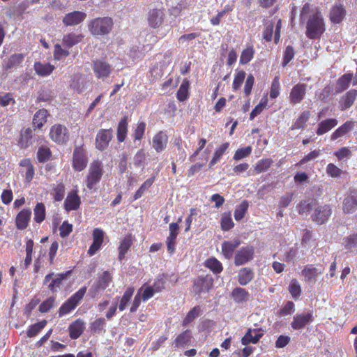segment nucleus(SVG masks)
I'll use <instances>...</instances> for the list:
<instances>
[{
  "label": "nucleus",
  "mask_w": 357,
  "mask_h": 357,
  "mask_svg": "<svg viewBox=\"0 0 357 357\" xmlns=\"http://www.w3.org/2000/svg\"><path fill=\"white\" fill-rule=\"evenodd\" d=\"M254 248L246 246L241 248L235 255L234 264L236 266L243 265L253 259Z\"/></svg>",
  "instance_id": "nucleus-10"
},
{
  "label": "nucleus",
  "mask_w": 357,
  "mask_h": 357,
  "mask_svg": "<svg viewBox=\"0 0 357 357\" xmlns=\"http://www.w3.org/2000/svg\"><path fill=\"white\" fill-rule=\"evenodd\" d=\"M132 244V239L131 235H127L124 237V238L122 240L119 247V258L120 260H122L127 251L129 250L130 246Z\"/></svg>",
  "instance_id": "nucleus-37"
},
{
  "label": "nucleus",
  "mask_w": 357,
  "mask_h": 357,
  "mask_svg": "<svg viewBox=\"0 0 357 357\" xmlns=\"http://www.w3.org/2000/svg\"><path fill=\"white\" fill-rule=\"evenodd\" d=\"M310 116V113L309 111L303 112L297 119L296 122L291 126V130L303 128L307 121L309 119Z\"/></svg>",
  "instance_id": "nucleus-45"
},
{
  "label": "nucleus",
  "mask_w": 357,
  "mask_h": 357,
  "mask_svg": "<svg viewBox=\"0 0 357 357\" xmlns=\"http://www.w3.org/2000/svg\"><path fill=\"white\" fill-rule=\"evenodd\" d=\"M105 324H106V321H105V319H103V318L97 319L91 325V331L93 333H100L103 330Z\"/></svg>",
  "instance_id": "nucleus-60"
},
{
  "label": "nucleus",
  "mask_w": 357,
  "mask_h": 357,
  "mask_svg": "<svg viewBox=\"0 0 357 357\" xmlns=\"http://www.w3.org/2000/svg\"><path fill=\"white\" fill-rule=\"evenodd\" d=\"M357 97V90L351 89L341 96L339 100V107L342 111L350 108Z\"/></svg>",
  "instance_id": "nucleus-17"
},
{
  "label": "nucleus",
  "mask_w": 357,
  "mask_h": 357,
  "mask_svg": "<svg viewBox=\"0 0 357 357\" xmlns=\"http://www.w3.org/2000/svg\"><path fill=\"white\" fill-rule=\"evenodd\" d=\"M112 281L111 273L106 271L98 277V280L95 282L89 291V294L91 298H95L100 291L105 290Z\"/></svg>",
  "instance_id": "nucleus-4"
},
{
  "label": "nucleus",
  "mask_w": 357,
  "mask_h": 357,
  "mask_svg": "<svg viewBox=\"0 0 357 357\" xmlns=\"http://www.w3.org/2000/svg\"><path fill=\"white\" fill-rule=\"evenodd\" d=\"M87 164V159L81 148H76L73 153V167L77 171H82Z\"/></svg>",
  "instance_id": "nucleus-18"
},
{
  "label": "nucleus",
  "mask_w": 357,
  "mask_h": 357,
  "mask_svg": "<svg viewBox=\"0 0 357 357\" xmlns=\"http://www.w3.org/2000/svg\"><path fill=\"white\" fill-rule=\"evenodd\" d=\"M189 82L187 79L183 81L177 91V98L180 101H184L188 96Z\"/></svg>",
  "instance_id": "nucleus-50"
},
{
  "label": "nucleus",
  "mask_w": 357,
  "mask_h": 357,
  "mask_svg": "<svg viewBox=\"0 0 357 357\" xmlns=\"http://www.w3.org/2000/svg\"><path fill=\"white\" fill-rule=\"evenodd\" d=\"M45 208L43 203H38L34 208V220L40 223L45 220Z\"/></svg>",
  "instance_id": "nucleus-46"
},
{
  "label": "nucleus",
  "mask_w": 357,
  "mask_h": 357,
  "mask_svg": "<svg viewBox=\"0 0 357 357\" xmlns=\"http://www.w3.org/2000/svg\"><path fill=\"white\" fill-rule=\"evenodd\" d=\"M253 48L250 47L244 50L241 55L240 62L242 64H246L251 61L253 57Z\"/></svg>",
  "instance_id": "nucleus-56"
},
{
  "label": "nucleus",
  "mask_w": 357,
  "mask_h": 357,
  "mask_svg": "<svg viewBox=\"0 0 357 357\" xmlns=\"http://www.w3.org/2000/svg\"><path fill=\"white\" fill-rule=\"evenodd\" d=\"M248 208V202L246 200L243 201L239 206H238L234 211V218L236 221L243 219L245 212Z\"/></svg>",
  "instance_id": "nucleus-47"
},
{
  "label": "nucleus",
  "mask_w": 357,
  "mask_h": 357,
  "mask_svg": "<svg viewBox=\"0 0 357 357\" xmlns=\"http://www.w3.org/2000/svg\"><path fill=\"white\" fill-rule=\"evenodd\" d=\"M69 54V51L68 50L62 48L61 45L56 44L54 45V56L55 59H62L63 58L67 57Z\"/></svg>",
  "instance_id": "nucleus-55"
},
{
  "label": "nucleus",
  "mask_w": 357,
  "mask_h": 357,
  "mask_svg": "<svg viewBox=\"0 0 357 357\" xmlns=\"http://www.w3.org/2000/svg\"><path fill=\"white\" fill-rule=\"evenodd\" d=\"M345 12L342 6H335L330 13V17L332 22L340 23L344 18Z\"/></svg>",
  "instance_id": "nucleus-38"
},
{
  "label": "nucleus",
  "mask_w": 357,
  "mask_h": 357,
  "mask_svg": "<svg viewBox=\"0 0 357 357\" xmlns=\"http://www.w3.org/2000/svg\"><path fill=\"white\" fill-rule=\"evenodd\" d=\"M337 124V120L335 119H329L325 121H322L318 125V128L317 130V134L318 135H321L333 128H334Z\"/></svg>",
  "instance_id": "nucleus-31"
},
{
  "label": "nucleus",
  "mask_w": 357,
  "mask_h": 357,
  "mask_svg": "<svg viewBox=\"0 0 357 357\" xmlns=\"http://www.w3.org/2000/svg\"><path fill=\"white\" fill-rule=\"evenodd\" d=\"M55 298L54 297H50L45 301H43L39 306L40 312L45 313L47 312L54 305Z\"/></svg>",
  "instance_id": "nucleus-59"
},
{
  "label": "nucleus",
  "mask_w": 357,
  "mask_h": 357,
  "mask_svg": "<svg viewBox=\"0 0 357 357\" xmlns=\"http://www.w3.org/2000/svg\"><path fill=\"white\" fill-rule=\"evenodd\" d=\"M342 210L347 214L353 213L357 210V190L351 189L345 195L342 202Z\"/></svg>",
  "instance_id": "nucleus-7"
},
{
  "label": "nucleus",
  "mask_w": 357,
  "mask_h": 357,
  "mask_svg": "<svg viewBox=\"0 0 357 357\" xmlns=\"http://www.w3.org/2000/svg\"><path fill=\"white\" fill-rule=\"evenodd\" d=\"M128 131L127 116L121 119L117 128V139L119 142H122L125 140Z\"/></svg>",
  "instance_id": "nucleus-36"
},
{
  "label": "nucleus",
  "mask_w": 357,
  "mask_h": 357,
  "mask_svg": "<svg viewBox=\"0 0 357 357\" xmlns=\"http://www.w3.org/2000/svg\"><path fill=\"white\" fill-rule=\"evenodd\" d=\"M272 163L273 161L271 159H264L258 161L255 166L254 171L255 174H258L266 172L271 167Z\"/></svg>",
  "instance_id": "nucleus-49"
},
{
  "label": "nucleus",
  "mask_w": 357,
  "mask_h": 357,
  "mask_svg": "<svg viewBox=\"0 0 357 357\" xmlns=\"http://www.w3.org/2000/svg\"><path fill=\"white\" fill-rule=\"evenodd\" d=\"M87 290L86 287H83L69 298L59 308V315L62 317L74 310L83 298Z\"/></svg>",
  "instance_id": "nucleus-3"
},
{
  "label": "nucleus",
  "mask_w": 357,
  "mask_h": 357,
  "mask_svg": "<svg viewBox=\"0 0 357 357\" xmlns=\"http://www.w3.org/2000/svg\"><path fill=\"white\" fill-rule=\"evenodd\" d=\"M133 293H134L133 287H128L126 289V291L124 292V294L120 301V303L119 305V310L123 311L126 309Z\"/></svg>",
  "instance_id": "nucleus-44"
},
{
  "label": "nucleus",
  "mask_w": 357,
  "mask_h": 357,
  "mask_svg": "<svg viewBox=\"0 0 357 357\" xmlns=\"http://www.w3.org/2000/svg\"><path fill=\"white\" fill-rule=\"evenodd\" d=\"M199 314V307H195L191 310L189 311L187 316L183 320V324L188 325L190 322H192L195 318H197Z\"/></svg>",
  "instance_id": "nucleus-58"
},
{
  "label": "nucleus",
  "mask_w": 357,
  "mask_h": 357,
  "mask_svg": "<svg viewBox=\"0 0 357 357\" xmlns=\"http://www.w3.org/2000/svg\"><path fill=\"white\" fill-rule=\"evenodd\" d=\"M326 172L331 177L337 178L341 176L342 171L334 164L330 163L327 165Z\"/></svg>",
  "instance_id": "nucleus-62"
},
{
  "label": "nucleus",
  "mask_w": 357,
  "mask_h": 357,
  "mask_svg": "<svg viewBox=\"0 0 357 357\" xmlns=\"http://www.w3.org/2000/svg\"><path fill=\"white\" fill-rule=\"evenodd\" d=\"M24 54L22 53L14 54L5 61V69L10 70L18 67L24 61Z\"/></svg>",
  "instance_id": "nucleus-29"
},
{
  "label": "nucleus",
  "mask_w": 357,
  "mask_h": 357,
  "mask_svg": "<svg viewBox=\"0 0 357 357\" xmlns=\"http://www.w3.org/2000/svg\"><path fill=\"white\" fill-rule=\"evenodd\" d=\"M104 231L99 228H96L93 231V243L90 246L88 254L90 256L93 255L98 250L103 242Z\"/></svg>",
  "instance_id": "nucleus-16"
},
{
  "label": "nucleus",
  "mask_w": 357,
  "mask_h": 357,
  "mask_svg": "<svg viewBox=\"0 0 357 357\" xmlns=\"http://www.w3.org/2000/svg\"><path fill=\"white\" fill-rule=\"evenodd\" d=\"M234 227V222L229 215L223 214L221 218V227L225 231H228Z\"/></svg>",
  "instance_id": "nucleus-61"
},
{
  "label": "nucleus",
  "mask_w": 357,
  "mask_h": 357,
  "mask_svg": "<svg viewBox=\"0 0 357 357\" xmlns=\"http://www.w3.org/2000/svg\"><path fill=\"white\" fill-rule=\"evenodd\" d=\"M254 278V273L249 268H241L238 275V282L241 285L245 286L248 284Z\"/></svg>",
  "instance_id": "nucleus-30"
},
{
  "label": "nucleus",
  "mask_w": 357,
  "mask_h": 357,
  "mask_svg": "<svg viewBox=\"0 0 357 357\" xmlns=\"http://www.w3.org/2000/svg\"><path fill=\"white\" fill-rule=\"evenodd\" d=\"M191 339V333L190 331H185L180 334L174 340L176 347H181L188 344Z\"/></svg>",
  "instance_id": "nucleus-40"
},
{
  "label": "nucleus",
  "mask_w": 357,
  "mask_h": 357,
  "mask_svg": "<svg viewBox=\"0 0 357 357\" xmlns=\"http://www.w3.org/2000/svg\"><path fill=\"white\" fill-rule=\"evenodd\" d=\"M252 331L248 329L247 333L241 339V343L243 345H247L250 343L256 344L259 342V339L262 337L261 333H257L252 335Z\"/></svg>",
  "instance_id": "nucleus-39"
},
{
  "label": "nucleus",
  "mask_w": 357,
  "mask_h": 357,
  "mask_svg": "<svg viewBox=\"0 0 357 357\" xmlns=\"http://www.w3.org/2000/svg\"><path fill=\"white\" fill-rule=\"evenodd\" d=\"M228 147L229 143L225 142L215 150L213 157L209 162L210 168L215 165L219 161V160L220 159V158L224 154V153L225 152Z\"/></svg>",
  "instance_id": "nucleus-43"
},
{
  "label": "nucleus",
  "mask_w": 357,
  "mask_h": 357,
  "mask_svg": "<svg viewBox=\"0 0 357 357\" xmlns=\"http://www.w3.org/2000/svg\"><path fill=\"white\" fill-rule=\"evenodd\" d=\"M353 74L347 73L341 76L337 80V92L340 93L346 89H347L349 86V84L353 79Z\"/></svg>",
  "instance_id": "nucleus-35"
},
{
  "label": "nucleus",
  "mask_w": 357,
  "mask_h": 357,
  "mask_svg": "<svg viewBox=\"0 0 357 357\" xmlns=\"http://www.w3.org/2000/svg\"><path fill=\"white\" fill-rule=\"evenodd\" d=\"M165 17L164 10L152 9L148 14V22L151 27L158 28L162 25Z\"/></svg>",
  "instance_id": "nucleus-14"
},
{
  "label": "nucleus",
  "mask_w": 357,
  "mask_h": 357,
  "mask_svg": "<svg viewBox=\"0 0 357 357\" xmlns=\"http://www.w3.org/2000/svg\"><path fill=\"white\" fill-rule=\"evenodd\" d=\"M289 291L294 299L298 298L301 292V286L296 279L291 280L289 286Z\"/></svg>",
  "instance_id": "nucleus-52"
},
{
  "label": "nucleus",
  "mask_w": 357,
  "mask_h": 357,
  "mask_svg": "<svg viewBox=\"0 0 357 357\" xmlns=\"http://www.w3.org/2000/svg\"><path fill=\"white\" fill-rule=\"evenodd\" d=\"M113 137V131L112 129H101L96 135V146L102 151L105 150Z\"/></svg>",
  "instance_id": "nucleus-9"
},
{
  "label": "nucleus",
  "mask_w": 357,
  "mask_h": 357,
  "mask_svg": "<svg viewBox=\"0 0 357 357\" xmlns=\"http://www.w3.org/2000/svg\"><path fill=\"white\" fill-rule=\"evenodd\" d=\"M154 179L155 176H153L152 178L147 179L137 190L134 195V199H137L140 198L144 194V192L152 185L153 183L154 182Z\"/></svg>",
  "instance_id": "nucleus-53"
},
{
  "label": "nucleus",
  "mask_w": 357,
  "mask_h": 357,
  "mask_svg": "<svg viewBox=\"0 0 357 357\" xmlns=\"http://www.w3.org/2000/svg\"><path fill=\"white\" fill-rule=\"evenodd\" d=\"M213 280L211 276H199L194 282V291L196 294L208 292L212 287Z\"/></svg>",
  "instance_id": "nucleus-11"
},
{
  "label": "nucleus",
  "mask_w": 357,
  "mask_h": 357,
  "mask_svg": "<svg viewBox=\"0 0 357 357\" xmlns=\"http://www.w3.org/2000/svg\"><path fill=\"white\" fill-rule=\"evenodd\" d=\"M354 126L353 121H347L339 127L331 135V139L335 140L337 138L344 136L349 131H350Z\"/></svg>",
  "instance_id": "nucleus-33"
},
{
  "label": "nucleus",
  "mask_w": 357,
  "mask_h": 357,
  "mask_svg": "<svg viewBox=\"0 0 357 357\" xmlns=\"http://www.w3.org/2000/svg\"><path fill=\"white\" fill-rule=\"evenodd\" d=\"M31 216V211L24 209L21 211L16 216L15 222L18 229L23 230L28 226L29 221Z\"/></svg>",
  "instance_id": "nucleus-23"
},
{
  "label": "nucleus",
  "mask_w": 357,
  "mask_h": 357,
  "mask_svg": "<svg viewBox=\"0 0 357 357\" xmlns=\"http://www.w3.org/2000/svg\"><path fill=\"white\" fill-rule=\"evenodd\" d=\"M146 153L144 149H139L133 157V163L135 167H141L145 164Z\"/></svg>",
  "instance_id": "nucleus-51"
},
{
  "label": "nucleus",
  "mask_w": 357,
  "mask_h": 357,
  "mask_svg": "<svg viewBox=\"0 0 357 357\" xmlns=\"http://www.w3.org/2000/svg\"><path fill=\"white\" fill-rule=\"evenodd\" d=\"M205 266L211 270L215 274L220 273L222 271V264L214 257L208 259L205 261Z\"/></svg>",
  "instance_id": "nucleus-41"
},
{
  "label": "nucleus",
  "mask_w": 357,
  "mask_h": 357,
  "mask_svg": "<svg viewBox=\"0 0 357 357\" xmlns=\"http://www.w3.org/2000/svg\"><path fill=\"white\" fill-rule=\"evenodd\" d=\"M50 136L54 142L58 144L66 143L69 139L68 129L61 124L54 125L51 128Z\"/></svg>",
  "instance_id": "nucleus-8"
},
{
  "label": "nucleus",
  "mask_w": 357,
  "mask_h": 357,
  "mask_svg": "<svg viewBox=\"0 0 357 357\" xmlns=\"http://www.w3.org/2000/svg\"><path fill=\"white\" fill-rule=\"evenodd\" d=\"M308 17L306 35L311 39L317 38L325 30L323 18L317 9L310 3H305L301 13V22H303Z\"/></svg>",
  "instance_id": "nucleus-1"
},
{
  "label": "nucleus",
  "mask_w": 357,
  "mask_h": 357,
  "mask_svg": "<svg viewBox=\"0 0 357 357\" xmlns=\"http://www.w3.org/2000/svg\"><path fill=\"white\" fill-rule=\"evenodd\" d=\"M344 247L347 249L357 248V234L349 236L344 239Z\"/></svg>",
  "instance_id": "nucleus-64"
},
{
  "label": "nucleus",
  "mask_w": 357,
  "mask_h": 357,
  "mask_svg": "<svg viewBox=\"0 0 357 357\" xmlns=\"http://www.w3.org/2000/svg\"><path fill=\"white\" fill-rule=\"evenodd\" d=\"M252 147L250 146L238 149L234 153V160H242L251 154Z\"/></svg>",
  "instance_id": "nucleus-54"
},
{
  "label": "nucleus",
  "mask_w": 357,
  "mask_h": 357,
  "mask_svg": "<svg viewBox=\"0 0 357 357\" xmlns=\"http://www.w3.org/2000/svg\"><path fill=\"white\" fill-rule=\"evenodd\" d=\"M314 202H308L307 201H304L301 202L298 206V212L301 215L307 214L314 207Z\"/></svg>",
  "instance_id": "nucleus-63"
},
{
  "label": "nucleus",
  "mask_w": 357,
  "mask_h": 357,
  "mask_svg": "<svg viewBox=\"0 0 357 357\" xmlns=\"http://www.w3.org/2000/svg\"><path fill=\"white\" fill-rule=\"evenodd\" d=\"M84 38V36L74 32L68 33L63 36L62 44L67 48H71L79 43Z\"/></svg>",
  "instance_id": "nucleus-22"
},
{
  "label": "nucleus",
  "mask_w": 357,
  "mask_h": 357,
  "mask_svg": "<svg viewBox=\"0 0 357 357\" xmlns=\"http://www.w3.org/2000/svg\"><path fill=\"white\" fill-rule=\"evenodd\" d=\"M280 84L279 81V77H275L271 84L270 91V97L271 98H277L280 94Z\"/></svg>",
  "instance_id": "nucleus-57"
},
{
  "label": "nucleus",
  "mask_w": 357,
  "mask_h": 357,
  "mask_svg": "<svg viewBox=\"0 0 357 357\" xmlns=\"http://www.w3.org/2000/svg\"><path fill=\"white\" fill-rule=\"evenodd\" d=\"M86 86V78L84 75L77 73L73 75L70 86L74 91L81 93L85 89Z\"/></svg>",
  "instance_id": "nucleus-21"
},
{
  "label": "nucleus",
  "mask_w": 357,
  "mask_h": 357,
  "mask_svg": "<svg viewBox=\"0 0 357 357\" xmlns=\"http://www.w3.org/2000/svg\"><path fill=\"white\" fill-rule=\"evenodd\" d=\"M167 142V135L164 132L160 131L153 137L152 146L158 153H160L165 149Z\"/></svg>",
  "instance_id": "nucleus-20"
},
{
  "label": "nucleus",
  "mask_w": 357,
  "mask_h": 357,
  "mask_svg": "<svg viewBox=\"0 0 357 357\" xmlns=\"http://www.w3.org/2000/svg\"><path fill=\"white\" fill-rule=\"evenodd\" d=\"M332 209L329 205L319 206L317 207L312 215V220L319 225L325 223L331 215Z\"/></svg>",
  "instance_id": "nucleus-12"
},
{
  "label": "nucleus",
  "mask_w": 357,
  "mask_h": 357,
  "mask_svg": "<svg viewBox=\"0 0 357 357\" xmlns=\"http://www.w3.org/2000/svg\"><path fill=\"white\" fill-rule=\"evenodd\" d=\"M33 68L37 75L46 77L50 75L55 68L49 63L36 62Z\"/></svg>",
  "instance_id": "nucleus-26"
},
{
  "label": "nucleus",
  "mask_w": 357,
  "mask_h": 357,
  "mask_svg": "<svg viewBox=\"0 0 357 357\" xmlns=\"http://www.w3.org/2000/svg\"><path fill=\"white\" fill-rule=\"evenodd\" d=\"M114 26L112 17H103L93 19L88 25L89 30L94 36H103L109 34Z\"/></svg>",
  "instance_id": "nucleus-2"
},
{
  "label": "nucleus",
  "mask_w": 357,
  "mask_h": 357,
  "mask_svg": "<svg viewBox=\"0 0 357 357\" xmlns=\"http://www.w3.org/2000/svg\"><path fill=\"white\" fill-rule=\"evenodd\" d=\"M312 314L310 312L296 314L291 324V326L294 330H302L305 326L312 321Z\"/></svg>",
  "instance_id": "nucleus-15"
},
{
  "label": "nucleus",
  "mask_w": 357,
  "mask_h": 357,
  "mask_svg": "<svg viewBox=\"0 0 357 357\" xmlns=\"http://www.w3.org/2000/svg\"><path fill=\"white\" fill-rule=\"evenodd\" d=\"M48 112L46 109H42L38 110L33 116V126L38 128H41L47 121Z\"/></svg>",
  "instance_id": "nucleus-32"
},
{
  "label": "nucleus",
  "mask_w": 357,
  "mask_h": 357,
  "mask_svg": "<svg viewBox=\"0 0 357 357\" xmlns=\"http://www.w3.org/2000/svg\"><path fill=\"white\" fill-rule=\"evenodd\" d=\"M86 17V15L84 13L74 11L66 14L63 19V22L66 26H75L84 21Z\"/></svg>",
  "instance_id": "nucleus-19"
},
{
  "label": "nucleus",
  "mask_w": 357,
  "mask_h": 357,
  "mask_svg": "<svg viewBox=\"0 0 357 357\" xmlns=\"http://www.w3.org/2000/svg\"><path fill=\"white\" fill-rule=\"evenodd\" d=\"M66 274H59L55 275L54 278H52V280L48 285V289L52 292L57 291L60 289L62 281L66 278Z\"/></svg>",
  "instance_id": "nucleus-48"
},
{
  "label": "nucleus",
  "mask_w": 357,
  "mask_h": 357,
  "mask_svg": "<svg viewBox=\"0 0 357 357\" xmlns=\"http://www.w3.org/2000/svg\"><path fill=\"white\" fill-rule=\"evenodd\" d=\"M85 328L84 322L78 319L69 326V335L72 339H77Z\"/></svg>",
  "instance_id": "nucleus-25"
},
{
  "label": "nucleus",
  "mask_w": 357,
  "mask_h": 357,
  "mask_svg": "<svg viewBox=\"0 0 357 357\" xmlns=\"http://www.w3.org/2000/svg\"><path fill=\"white\" fill-rule=\"evenodd\" d=\"M241 244L239 240L234 241H224L222 244V251L225 257L229 259L233 256L234 251Z\"/></svg>",
  "instance_id": "nucleus-27"
},
{
  "label": "nucleus",
  "mask_w": 357,
  "mask_h": 357,
  "mask_svg": "<svg viewBox=\"0 0 357 357\" xmlns=\"http://www.w3.org/2000/svg\"><path fill=\"white\" fill-rule=\"evenodd\" d=\"M231 296L236 303L245 302L249 299V293L241 287H236L231 292Z\"/></svg>",
  "instance_id": "nucleus-34"
},
{
  "label": "nucleus",
  "mask_w": 357,
  "mask_h": 357,
  "mask_svg": "<svg viewBox=\"0 0 357 357\" xmlns=\"http://www.w3.org/2000/svg\"><path fill=\"white\" fill-rule=\"evenodd\" d=\"M102 175V165L98 160L93 161L89 167L86 177V187L91 190L98 183Z\"/></svg>",
  "instance_id": "nucleus-5"
},
{
  "label": "nucleus",
  "mask_w": 357,
  "mask_h": 357,
  "mask_svg": "<svg viewBox=\"0 0 357 357\" xmlns=\"http://www.w3.org/2000/svg\"><path fill=\"white\" fill-rule=\"evenodd\" d=\"M307 91V85L297 84L291 90L289 100L291 104L300 103L304 98Z\"/></svg>",
  "instance_id": "nucleus-13"
},
{
  "label": "nucleus",
  "mask_w": 357,
  "mask_h": 357,
  "mask_svg": "<svg viewBox=\"0 0 357 357\" xmlns=\"http://www.w3.org/2000/svg\"><path fill=\"white\" fill-rule=\"evenodd\" d=\"M79 204L80 198L77 193H70L64 202L65 208L68 211L77 209Z\"/></svg>",
  "instance_id": "nucleus-28"
},
{
  "label": "nucleus",
  "mask_w": 357,
  "mask_h": 357,
  "mask_svg": "<svg viewBox=\"0 0 357 357\" xmlns=\"http://www.w3.org/2000/svg\"><path fill=\"white\" fill-rule=\"evenodd\" d=\"M93 70L98 79L104 80L109 77L113 70V68L103 59H99L93 61Z\"/></svg>",
  "instance_id": "nucleus-6"
},
{
  "label": "nucleus",
  "mask_w": 357,
  "mask_h": 357,
  "mask_svg": "<svg viewBox=\"0 0 357 357\" xmlns=\"http://www.w3.org/2000/svg\"><path fill=\"white\" fill-rule=\"evenodd\" d=\"M32 130L26 128L22 132L19 144L22 148H26L31 143Z\"/></svg>",
  "instance_id": "nucleus-42"
},
{
  "label": "nucleus",
  "mask_w": 357,
  "mask_h": 357,
  "mask_svg": "<svg viewBox=\"0 0 357 357\" xmlns=\"http://www.w3.org/2000/svg\"><path fill=\"white\" fill-rule=\"evenodd\" d=\"M321 272L322 271L321 270H319L311 265L305 267L302 271V275L304 277L305 282L310 284H314L317 281V277L319 274H321Z\"/></svg>",
  "instance_id": "nucleus-24"
}]
</instances>
